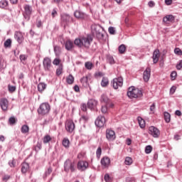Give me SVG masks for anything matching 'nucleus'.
Returning <instances> with one entry per match:
<instances>
[{"instance_id": "obj_1", "label": "nucleus", "mask_w": 182, "mask_h": 182, "mask_svg": "<svg viewBox=\"0 0 182 182\" xmlns=\"http://www.w3.org/2000/svg\"><path fill=\"white\" fill-rule=\"evenodd\" d=\"M92 42H93V37H92L90 35H87V36H81L75 38L74 41V44L78 48H85V49H89Z\"/></svg>"}, {"instance_id": "obj_2", "label": "nucleus", "mask_w": 182, "mask_h": 182, "mask_svg": "<svg viewBox=\"0 0 182 182\" xmlns=\"http://www.w3.org/2000/svg\"><path fill=\"white\" fill-rule=\"evenodd\" d=\"M127 96L130 99H137V97H141V96H143V93L141 92V90L138 88L130 87L128 89Z\"/></svg>"}, {"instance_id": "obj_3", "label": "nucleus", "mask_w": 182, "mask_h": 182, "mask_svg": "<svg viewBox=\"0 0 182 182\" xmlns=\"http://www.w3.org/2000/svg\"><path fill=\"white\" fill-rule=\"evenodd\" d=\"M76 170V166L75 165V162L72 161V160L68 159L64 162V171L65 173H69L71 171V173H74Z\"/></svg>"}, {"instance_id": "obj_4", "label": "nucleus", "mask_w": 182, "mask_h": 182, "mask_svg": "<svg viewBox=\"0 0 182 182\" xmlns=\"http://www.w3.org/2000/svg\"><path fill=\"white\" fill-rule=\"evenodd\" d=\"M49 112H50V105L48 102L42 103L38 109V114H41L42 116L48 114Z\"/></svg>"}, {"instance_id": "obj_5", "label": "nucleus", "mask_w": 182, "mask_h": 182, "mask_svg": "<svg viewBox=\"0 0 182 182\" xmlns=\"http://www.w3.org/2000/svg\"><path fill=\"white\" fill-rule=\"evenodd\" d=\"M91 31L93 35H96L97 38H103V33H102V31H105V28H103V27H101L100 25H92Z\"/></svg>"}, {"instance_id": "obj_6", "label": "nucleus", "mask_w": 182, "mask_h": 182, "mask_svg": "<svg viewBox=\"0 0 182 182\" xmlns=\"http://www.w3.org/2000/svg\"><path fill=\"white\" fill-rule=\"evenodd\" d=\"M77 168L79 171H86L89 168V163L86 161H79L77 164Z\"/></svg>"}, {"instance_id": "obj_7", "label": "nucleus", "mask_w": 182, "mask_h": 182, "mask_svg": "<svg viewBox=\"0 0 182 182\" xmlns=\"http://www.w3.org/2000/svg\"><path fill=\"white\" fill-rule=\"evenodd\" d=\"M24 13L23 17L26 21H29L31 19V15H32V6L30 5L26 4L24 6Z\"/></svg>"}, {"instance_id": "obj_8", "label": "nucleus", "mask_w": 182, "mask_h": 182, "mask_svg": "<svg viewBox=\"0 0 182 182\" xmlns=\"http://www.w3.org/2000/svg\"><path fill=\"white\" fill-rule=\"evenodd\" d=\"M43 65L46 72H50V69H52V60L49 58L46 57L43 59Z\"/></svg>"}, {"instance_id": "obj_9", "label": "nucleus", "mask_w": 182, "mask_h": 182, "mask_svg": "<svg viewBox=\"0 0 182 182\" xmlns=\"http://www.w3.org/2000/svg\"><path fill=\"white\" fill-rule=\"evenodd\" d=\"M95 123L97 127H103L106 124V118L105 116L100 115L97 117Z\"/></svg>"}, {"instance_id": "obj_10", "label": "nucleus", "mask_w": 182, "mask_h": 182, "mask_svg": "<svg viewBox=\"0 0 182 182\" xmlns=\"http://www.w3.org/2000/svg\"><path fill=\"white\" fill-rule=\"evenodd\" d=\"M149 133L155 139L160 137V130H159V129L156 128L155 127H150L149 128Z\"/></svg>"}, {"instance_id": "obj_11", "label": "nucleus", "mask_w": 182, "mask_h": 182, "mask_svg": "<svg viewBox=\"0 0 182 182\" xmlns=\"http://www.w3.org/2000/svg\"><path fill=\"white\" fill-rule=\"evenodd\" d=\"M65 130H67L68 133H72L73 130H75V122L72 120H67L65 122Z\"/></svg>"}, {"instance_id": "obj_12", "label": "nucleus", "mask_w": 182, "mask_h": 182, "mask_svg": "<svg viewBox=\"0 0 182 182\" xmlns=\"http://www.w3.org/2000/svg\"><path fill=\"white\" fill-rule=\"evenodd\" d=\"M9 102L6 98H1L0 99V107L3 110V112H6L8 110V106Z\"/></svg>"}, {"instance_id": "obj_13", "label": "nucleus", "mask_w": 182, "mask_h": 182, "mask_svg": "<svg viewBox=\"0 0 182 182\" xmlns=\"http://www.w3.org/2000/svg\"><path fill=\"white\" fill-rule=\"evenodd\" d=\"M100 163L102 168H108L109 166H110V159L107 156H104L101 159Z\"/></svg>"}, {"instance_id": "obj_14", "label": "nucleus", "mask_w": 182, "mask_h": 182, "mask_svg": "<svg viewBox=\"0 0 182 182\" xmlns=\"http://www.w3.org/2000/svg\"><path fill=\"white\" fill-rule=\"evenodd\" d=\"M106 138L109 141H113L114 140V131L112 129H107L106 130Z\"/></svg>"}, {"instance_id": "obj_15", "label": "nucleus", "mask_w": 182, "mask_h": 182, "mask_svg": "<svg viewBox=\"0 0 182 182\" xmlns=\"http://www.w3.org/2000/svg\"><path fill=\"white\" fill-rule=\"evenodd\" d=\"M151 75V69L150 68V67H148L146 68V70L144 71V73H143V79L144 82H148L149 80H150Z\"/></svg>"}, {"instance_id": "obj_16", "label": "nucleus", "mask_w": 182, "mask_h": 182, "mask_svg": "<svg viewBox=\"0 0 182 182\" xmlns=\"http://www.w3.org/2000/svg\"><path fill=\"white\" fill-rule=\"evenodd\" d=\"M152 59L154 63H157V62H159V59H160V50H159V49L154 51Z\"/></svg>"}, {"instance_id": "obj_17", "label": "nucleus", "mask_w": 182, "mask_h": 182, "mask_svg": "<svg viewBox=\"0 0 182 182\" xmlns=\"http://www.w3.org/2000/svg\"><path fill=\"white\" fill-rule=\"evenodd\" d=\"M176 18L174 16L170 14V15H166L165 17L163 18V22L164 23H168V22H174Z\"/></svg>"}, {"instance_id": "obj_18", "label": "nucleus", "mask_w": 182, "mask_h": 182, "mask_svg": "<svg viewBox=\"0 0 182 182\" xmlns=\"http://www.w3.org/2000/svg\"><path fill=\"white\" fill-rule=\"evenodd\" d=\"M14 38L18 43H22V41H23V36H22V33L16 31L14 34Z\"/></svg>"}, {"instance_id": "obj_19", "label": "nucleus", "mask_w": 182, "mask_h": 182, "mask_svg": "<svg viewBox=\"0 0 182 182\" xmlns=\"http://www.w3.org/2000/svg\"><path fill=\"white\" fill-rule=\"evenodd\" d=\"M87 105L89 109H95L97 106V100L94 99L89 100Z\"/></svg>"}, {"instance_id": "obj_20", "label": "nucleus", "mask_w": 182, "mask_h": 182, "mask_svg": "<svg viewBox=\"0 0 182 182\" xmlns=\"http://www.w3.org/2000/svg\"><path fill=\"white\" fill-rule=\"evenodd\" d=\"M116 86L114 89H119V87H122L123 86V78L122 77H119L118 78H115Z\"/></svg>"}, {"instance_id": "obj_21", "label": "nucleus", "mask_w": 182, "mask_h": 182, "mask_svg": "<svg viewBox=\"0 0 182 182\" xmlns=\"http://www.w3.org/2000/svg\"><path fill=\"white\" fill-rule=\"evenodd\" d=\"M80 82H81L83 87H89V77L88 76L82 77L80 79Z\"/></svg>"}, {"instance_id": "obj_22", "label": "nucleus", "mask_w": 182, "mask_h": 182, "mask_svg": "<svg viewBox=\"0 0 182 182\" xmlns=\"http://www.w3.org/2000/svg\"><path fill=\"white\" fill-rule=\"evenodd\" d=\"M65 48L67 50H72L73 49V42L70 40L65 41Z\"/></svg>"}, {"instance_id": "obj_23", "label": "nucleus", "mask_w": 182, "mask_h": 182, "mask_svg": "<svg viewBox=\"0 0 182 182\" xmlns=\"http://www.w3.org/2000/svg\"><path fill=\"white\" fill-rule=\"evenodd\" d=\"M65 80L68 85H73L75 82V77H73L72 74H70L68 77H66Z\"/></svg>"}, {"instance_id": "obj_24", "label": "nucleus", "mask_w": 182, "mask_h": 182, "mask_svg": "<svg viewBox=\"0 0 182 182\" xmlns=\"http://www.w3.org/2000/svg\"><path fill=\"white\" fill-rule=\"evenodd\" d=\"M29 170V164L24 162L21 165V172L25 174Z\"/></svg>"}, {"instance_id": "obj_25", "label": "nucleus", "mask_w": 182, "mask_h": 182, "mask_svg": "<svg viewBox=\"0 0 182 182\" xmlns=\"http://www.w3.org/2000/svg\"><path fill=\"white\" fill-rule=\"evenodd\" d=\"M9 5V3L6 0H1L0 1V8H1V9H8Z\"/></svg>"}, {"instance_id": "obj_26", "label": "nucleus", "mask_w": 182, "mask_h": 182, "mask_svg": "<svg viewBox=\"0 0 182 182\" xmlns=\"http://www.w3.org/2000/svg\"><path fill=\"white\" fill-rule=\"evenodd\" d=\"M45 89H46V84H45V82H40L38 85V90L41 93H42V92H43V90H45Z\"/></svg>"}, {"instance_id": "obj_27", "label": "nucleus", "mask_w": 182, "mask_h": 182, "mask_svg": "<svg viewBox=\"0 0 182 182\" xmlns=\"http://www.w3.org/2000/svg\"><path fill=\"white\" fill-rule=\"evenodd\" d=\"M61 21H63V22H65V23H68V22L70 21V16H69V14H62Z\"/></svg>"}, {"instance_id": "obj_28", "label": "nucleus", "mask_w": 182, "mask_h": 182, "mask_svg": "<svg viewBox=\"0 0 182 182\" xmlns=\"http://www.w3.org/2000/svg\"><path fill=\"white\" fill-rule=\"evenodd\" d=\"M138 123L141 129H144L146 127V122L143 118L139 117H138Z\"/></svg>"}, {"instance_id": "obj_29", "label": "nucleus", "mask_w": 182, "mask_h": 182, "mask_svg": "<svg viewBox=\"0 0 182 182\" xmlns=\"http://www.w3.org/2000/svg\"><path fill=\"white\" fill-rule=\"evenodd\" d=\"M6 68V61L5 60L0 58V72H2L4 69Z\"/></svg>"}, {"instance_id": "obj_30", "label": "nucleus", "mask_w": 182, "mask_h": 182, "mask_svg": "<svg viewBox=\"0 0 182 182\" xmlns=\"http://www.w3.org/2000/svg\"><path fill=\"white\" fill-rule=\"evenodd\" d=\"M62 144L63 147H65V149H69V144H70V141H69V139L64 138L63 139Z\"/></svg>"}, {"instance_id": "obj_31", "label": "nucleus", "mask_w": 182, "mask_h": 182, "mask_svg": "<svg viewBox=\"0 0 182 182\" xmlns=\"http://www.w3.org/2000/svg\"><path fill=\"white\" fill-rule=\"evenodd\" d=\"M21 132L23 134H26V133H29V127L26 124H24L21 128Z\"/></svg>"}, {"instance_id": "obj_32", "label": "nucleus", "mask_w": 182, "mask_h": 182, "mask_svg": "<svg viewBox=\"0 0 182 182\" xmlns=\"http://www.w3.org/2000/svg\"><path fill=\"white\" fill-rule=\"evenodd\" d=\"M100 101L101 103H109V97H107V95L102 94L101 95Z\"/></svg>"}, {"instance_id": "obj_33", "label": "nucleus", "mask_w": 182, "mask_h": 182, "mask_svg": "<svg viewBox=\"0 0 182 182\" xmlns=\"http://www.w3.org/2000/svg\"><path fill=\"white\" fill-rule=\"evenodd\" d=\"M107 85H109V79H107V77H102V80L101 81V86L102 87H106V86H107Z\"/></svg>"}, {"instance_id": "obj_34", "label": "nucleus", "mask_w": 182, "mask_h": 182, "mask_svg": "<svg viewBox=\"0 0 182 182\" xmlns=\"http://www.w3.org/2000/svg\"><path fill=\"white\" fill-rule=\"evenodd\" d=\"M85 68L87 69V70H92L93 68V63L90 61H87L85 63Z\"/></svg>"}, {"instance_id": "obj_35", "label": "nucleus", "mask_w": 182, "mask_h": 182, "mask_svg": "<svg viewBox=\"0 0 182 182\" xmlns=\"http://www.w3.org/2000/svg\"><path fill=\"white\" fill-rule=\"evenodd\" d=\"M164 120L166 123H170L171 120V116L168 112H164Z\"/></svg>"}, {"instance_id": "obj_36", "label": "nucleus", "mask_w": 182, "mask_h": 182, "mask_svg": "<svg viewBox=\"0 0 182 182\" xmlns=\"http://www.w3.org/2000/svg\"><path fill=\"white\" fill-rule=\"evenodd\" d=\"M74 16H75V18H83L84 15H83V13H82V11H75L74 12Z\"/></svg>"}, {"instance_id": "obj_37", "label": "nucleus", "mask_w": 182, "mask_h": 182, "mask_svg": "<svg viewBox=\"0 0 182 182\" xmlns=\"http://www.w3.org/2000/svg\"><path fill=\"white\" fill-rule=\"evenodd\" d=\"M50 140H52V138L49 135H46L43 139V143L44 144H48Z\"/></svg>"}, {"instance_id": "obj_38", "label": "nucleus", "mask_w": 182, "mask_h": 182, "mask_svg": "<svg viewBox=\"0 0 182 182\" xmlns=\"http://www.w3.org/2000/svg\"><path fill=\"white\" fill-rule=\"evenodd\" d=\"M118 50L121 54L124 53V52H126V46L124 44H122L119 46Z\"/></svg>"}, {"instance_id": "obj_39", "label": "nucleus", "mask_w": 182, "mask_h": 182, "mask_svg": "<svg viewBox=\"0 0 182 182\" xmlns=\"http://www.w3.org/2000/svg\"><path fill=\"white\" fill-rule=\"evenodd\" d=\"M54 52L55 53L56 56H59V55H60V47L58 46H54Z\"/></svg>"}, {"instance_id": "obj_40", "label": "nucleus", "mask_w": 182, "mask_h": 182, "mask_svg": "<svg viewBox=\"0 0 182 182\" xmlns=\"http://www.w3.org/2000/svg\"><path fill=\"white\" fill-rule=\"evenodd\" d=\"M124 163H125V164H126L127 166H130V165L132 164V163H133V159H132L131 157H127V158L125 159Z\"/></svg>"}, {"instance_id": "obj_41", "label": "nucleus", "mask_w": 182, "mask_h": 182, "mask_svg": "<svg viewBox=\"0 0 182 182\" xmlns=\"http://www.w3.org/2000/svg\"><path fill=\"white\" fill-rule=\"evenodd\" d=\"M153 151V147L150 145H148L146 146L145 148V153L146 154H150V153H151V151Z\"/></svg>"}, {"instance_id": "obj_42", "label": "nucleus", "mask_w": 182, "mask_h": 182, "mask_svg": "<svg viewBox=\"0 0 182 182\" xmlns=\"http://www.w3.org/2000/svg\"><path fill=\"white\" fill-rule=\"evenodd\" d=\"M63 70V67L62 65H60L58 68H57L56 70L57 76H60V75H62Z\"/></svg>"}, {"instance_id": "obj_43", "label": "nucleus", "mask_w": 182, "mask_h": 182, "mask_svg": "<svg viewBox=\"0 0 182 182\" xmlns=\"http://www.w3.org/2000/svg\"><path fill=\"white\" fill-rule=\"evenodd\" d=\"M96 156L98 159H100V156H102V147H98L96 151Z\"/></svg>"}, {"instance_id": "obj_44", "label": "nucleus", "mask_w": 182, "mask_h": 182, "mask_svg": "<svg viewBox=\"0 0 182 182\" xmlns=\"http://www.w3.org/2000/svg\"><path fill=\"white\" fill-rule=\"evenodd\" d=\"M104 180L106 182H112V178L110 177V176H109L108 173H106L104 176Z\"/></svg>"}, {"instance_id": "obj_45", "label": "nucleus", "mask_w": 182, "mask_h": 182, "mask_svg": "<svg viewBox=\"0 0 182 182\" xmlns=\"http://www.w3.org/2000/svg\"><path fill=\"white\" fill-rule=\"evenodd\" d=\"M16 164V162L14 159L9 161V166H10V167H11L12 168L15 167Z\"/></svg>"}, {"instance_id": "obj_46", "label": "nucleus", "mask_w": 182, "mask_h": 182, "mask_svg": "<svg viewBox=\"0 0 182 182\" xmlns=\"http://www.w3.org/2000/svg\"><path fill=\"white\" fill-rule=\"evenodd\" d=\"M9 124H15L16 123V119H15V117H11L9 119Z\"/></svg>"}, {"instance_id": "obj_47", "label": "nucleus", "mask_w": 182, "mask_h": 182, "mask_svg": "<svg viewBox=\"0 0 182 182\" xmlns=\"http://www.w3.org/2000/svg\"><path fill=\"white\" fill-rule=\"evenodd\" d=\"M80 122H87V120H89V116L87 115H82V117H80Z\"/></svg>"}, {"instance_id": "obj_48", "label": "nucleus", "mask_w": 182, "mask_h": 182, "mask_svg": "<svg viewBox=\"0 0 182 182\" xmlns=\"http://www.w3.org/2000/svg\"><path fill=\"white\" fill-rule=\"evenodd\" d=\"M176 77H177V72L173 71V72L171 73V80H176Z\"/></svg>"}, {"instance_id": "obj_49", "label": "nucleus", "mask_w": 182, "mask_h": 182, "mask_svg": "<svg viewBox=\"0 0 182 182\" xmlns=\"http://www.w3.org/2000/svg\"><path fill=\"white\" fill-rule=\"evenodd\" d=\"M107 60L110 65H113L114 63V59L112 56H108Z\"/></svg>"}, {"instance_id": "obj_50", "label": "nucleus", "mask_w": 182, "mask_h": 182, "mask_svg": "<svg viewBox=\"0 0 182 182\" xmlns=\"http://www.w3.org/2000/svg\"><path fill=\"white\" fill-rule=\"evenodd\" d=\"M42 149V143L38 142L37 144L36 145L35 149L37 151H39Z\"/></svg>"}, {"instance_id": "obj_51", "label": "nucleus", "mask_w": 182, "mask_h": 182, "mask_svg": "<svg viewBox=\"0 0 182 182\" xmlns=\"http://www.w3.org/2000/svg\"><path fill=\"white\" fill-rule=\"evenodd\" d=\"M11 39H7L5 42H4V46L6 48H9V46H11Z\"/></svg>"}, {"instance_id": "obj_52", "label": "nucleus", "mask_w": 182, "mask_h": 182, "mask_svg": "<svg viewBox=\"0 0 182 182\" xmlns=\"http://www.w3.org/2000/svg\"><path fill=\"white\" fill-rule=\"evenodd\" d=\"M19 58H20V60L21 62H23V61L26 60V59H28V55H21L19 56Z\"/></svg>"}, {"instance_id": "obj_53", "label": "nucleus", "mask_w": 182, "mask_h": 182, "mask_svg": "<svg viewBox=\"0 0 182 182\" xmlns=\"http://www.w3.org/2000/svg\"><path fill=\"white\" fill-rule=\"evenodd\" d=\"M60 63V60L59 58H55L53 61V64L55 65V66H58Z\"/></svg>"}, {"instance_id": "obj_54", "label": "nucleus", "mask_w": 182, "mask_h": 182, "mask_svg": "<svg viewBox=\"0 0 182 182\" xmlns=\"http://www.w3.org/2000/svg\"><path fill=\"white\" fill-rule=\"evenodd\" d=\"M174 53H176V55H182V51L180 48H176L174 50Z\"/></svg>"}, {"instance_id": "obj_55", "label": "nucleus", "mask_w": 182, "mask_h": 182, "mask_svg": "<svg viewBox=\"0 0 182 182\" xmlns=\"http://www.w3.org/2000/svg\"><path fill=\"white\" fill-rule=\"evenodd\" d=\"M8 87H9V92H15V90H16V87H15V86L9 85Z\"/></svg>"}, {"instance_id": "obj_56", "label": "nucleus", "mask_w": 182, "mask_h": 182, "mask_svg": "<svg viewBox=\"0 0 182 182\" xmlns=\"http://www.w3.org/2000/svg\"><path fill=\"white\" fill-rule=\"evenodd\" d=\"M182 68V60H180L179 63L176 65V69L178 70H181Z\"/></svg>"}, {"instance_id": "obj_57", "label": "nucleus", "mask_w": 182, "mask_h": 182, "mask_svg": "<svg viewBox=\"0 0 182 182\" xmlns=\"http://www.w3.org/2000/svg\"><path fill=\"white\" fill-rule=\"evenodd\" d=\"M80 108L82 112H86V110H87V107L86 106V104H82Z\"/></svg>"}, {"instance_id": "obj_58", "label": "nucleus", "mask_w": 182, "mask_h": 182, "mask_svg": "<svg viewBox=\"0 0 182 182\" xmlns=\"http://www.w3.org/2000/svg\"><path fill=\"white\" fill-rule=\"evenodd\" d=\"M102 113H107V106H102L101 108Z\"/></svg>"}, {"instance_id": "obj_59", "label": "nucleus", "mask_w": 182, "mask_h": 182, "mask_svg": "<svg viewBox=\"0 0 182 182\" xmlns=\"http://www.w3.org/2000/svg\"><path fill=\"white\" fill-rule=\"evenodd\" d=\"M9 178H11V176H9V175H4L3 176L2 180H3V181H8V180H9Z\"/></svg>"}, {"instance_id": "obj_60", "label": "nucleus", "mask_w": 182, "mask_h": 182, "mask_svg": "<svg viewBox=\"0 0 182 182\" xmlns=\"http://www.w3.org/2000/svg\"><path fill=\"white\" fill-rule=\"evenodd\" d=\"M56 15H58V11H56V9H53L51 13V16L53 18H55Z\"/></svg>"}, {"instance_id": "obj_61", "label": "nucleus", "mask_w": 182, "mask_h": 182, "mask_svg": "<svg viewBox=\"0 0 182 182\" xmlns=\"http://www.w3.org/2000/svg\"><path fill=\"white\" fill-rule=\"evenodd\" d=\"M108 31H109V33L111 34V35H114V28L113 27H109L108 28Z\"/></svg>"}, {"instance_id": "obj_62", "label": "nucleus", "mask_w": 182, "mask_h": 182, "mask_svg": "<svg viewBox=\"0 0 182 182\" xmlns=\"http://www.w3.org/2000/svg\"><path fill=\"white\" fill-rule=\"evenodd\" d=\"M50 173H52V168H48L45 174L46 176H48L50 175Z\"/></svg>"}, {"instance_id": "obj_63", "label": "nucleus", "mask_w": 182, "mask_h": 182, "mask_svg": "<svg viewBox=\"0 0 182 182\" xmlns=\"http://www.w3.org/2000/svg\"><path fill=\"white\" fill-rule=\"evenodd\" d=\"M127 182H136V180L134 178L128 177L127 178Z\"/></svg>"}, {"instance_id": "obj_64", "label": "nucleus", "mask_w": 182, "mask_h": 182, "mask_svg": "<svg viewBox=\"0 0 182 182\" xmlns=\"http://www.w3.org/2000/svg\"><path fill=\"white\" fill-rule=\"evenodd\" d=\"M36 26L37 28H41L42 26V21L38 20L36 21Z\"/></svg>"}]
</instances>
